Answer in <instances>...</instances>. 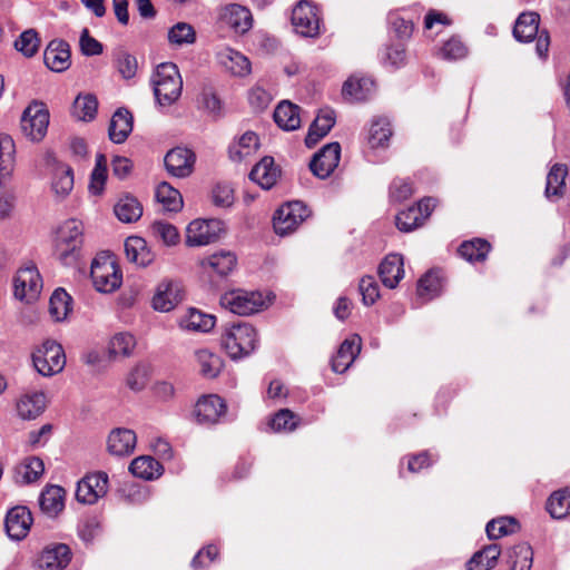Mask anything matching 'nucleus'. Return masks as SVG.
<instances>
[{
    "instance_id": "f257e3e1",
    "label": "nucleus",
    "mask_w": 570,
    "mask_h": 570,
    "mask_svg": "<svg viewBox=\"0 0 570 570\" xmlns=\"http://www.w3.org/2000/svg\"><path fill=\"white\" fill-rule=\"evenodd\" d=\"M83 244V226L76 219L63 222L56 232L55 255L66 266L77 263Z\"/></svg>"
},
{
    "instance_id": "f03ea898",
    "label": "nucleus",
    "mask_w": 570,
    "mask_h": 570,
    "mask_svg": "<svg viewBox=\"0 0 570 570\" xmlns=\"http://www.w3.org/2000/svg\"><path fill=\"white\" fill-rule=\"evenodd\" d=\"M151 82L155 98L160 106L173 105L181 95L183 79L178 67L173 62L158 65Z\"/></svg>"
},
{
    "instance_id": "7ed1b4c3",
    "label": "nucleus",
    "mask_w": 570,
    "mask_h": 570,
    "mask_svg": "<svg viewBox=\"0 0 570 570\" xmlns=\"http://www.w3.org/2000/svg\"><path fill=\"white\" fill-rule=\"evenodd\" d=\"M222 345L233 360L243 358L255 351L257 333L250 324H233L223 334Z\"/></svg>"
},
{
    "instance_id": "20e7f679",
    "label": "nucleus",
    "mask_w": 570,
    "mask_h": 570,
    "mask_svg": "<svg viewBox=\"0 0 570 570\" xmlns=\"http://www.w3.org/2000/svg\"><path fill=\"white\" fill-rule=\"evenodd\" d=\"M32 362L39 374L51 376L63 370L66 355L60 344L47 340L33 351Z\"/></svg>"
},
{
    "instance_id": "39448f33",
    "label": "nucleus",
    "mask_w": 570,
    "mask_h": 570,
    "mask_svg": "<svg viewBox=\"0 0 570 570\" xmlns=\"http://www.w3.org/2000/svg\"><path fill=\"white\" fill-rule=\"evenodd\" d=\"M220 305L234 314L248 316L266 307L261 292L233 289L220 296Z\"/></svg>"
},
{
    "instance_id": "423d86ee",
    "label": "nucleus",
    "mask_w": 570,
    "mask_h": 570,
    "mask_svg": "<svg viewBox=\"0 0 570 570\" xmlns=\"http://www.w3.org/2000/svg\"><path fill=\"white\" fill-rule=\"evenodd\" d=\"M90 276L95 288L100 293H112L122 283L121 271L110 257L94 259Z\"/></svg>"
},
{
    "instance_id": "0eeeda50",
    "label": "nucleus",
    "mask_w": 570,
    "mask_h": 570,
    "mask_svg": "<svg viewBox=\"0 0 570 570\" xmlns=\"http://www.w3.org/2000/svg\"><path fill=\"white\" fill-rule=\"evenodd\" d=\"M42 289V278L33 263L20 267L13 278L16 298L27 303L35 302Z\"/></svg>"
},
{
    "instance_id": "6e6552de",
    "label": "nucleus",
    "mask_w": 570,
    "mask_h": 570,
    "mask_svg": "<svg viewBox=\"0 0 570 570\" xmlns=\"http://www.w3.org/2000/svg\"><path fill=\"white\" fill-rule=\"evenodd\" d=\"M49 111L40 102L29 105L21 116V130L32 141H40L47 134L49 125Z\"/></svg>"
},
{
    "instance_id": "1a4fd4ad",
    "label": "nucleus",
    "mask_w": 570,
    "mask_h": 570,
    "mask_svg": "<svg viewBox=\"0 0 570 570\" xmlns=\"http://www.w3.org/2000/svg\"><path fill=\"white\" fill-rule=\"evenodd\" d=\"M308 216L309 210L302 202L287 203L281 206L273 217L274 230L285 236L294 232Z\"/></svg>"
},
{
    "instance_id": "9d476101",
    "label": "nucleus",
    "mask_w": 570,
    "mask_h": 570,
    "mask_svg": "<svg viewBox=\"0 0 570 570\" xmlns=\"http://www.w3.org/2000/svg\"><path fill=\"white\" fill-rule=\"evenodd\" d=\"M224 230L218 219H195L186 228V245L189 247L205 246L216 242Z\"/></svg>"
},
{
    "instance_id": "9b49d317",
    "label": "nucleus",
    "mask_w": 570,
    "mask_h": 570,
    "mask_svg": "<svg viewBox=\"0 0 570 570\" xmlns=\"http://www.w3.org/2000/svg\"><path fill=\"white\" fill-rule=\"evenodd\" d=\"M435 206L436 200L432 197L421 199L417 205L411 206L396 215V227L405 233L414 230L424 224Z\"/></svg>"
},
{
    "instance_id": "f8f14e48",
    "label": "nucleus",
    "mask_w": 570,
    "mask_h": 570,
    "mask_svg": "<svg viewBox=\"0 0 570 570\" xmlns=\"http://www.w3.org/2000/svg\"><path fill=\"white\" fill-rule=\"evenodd\" d=\"M295 31L304 37H315L320 30L317 8L307 0L299 1L292 12Z\"/></svg>"
},
{
    "instance_id": "ddd939ff",
    "label": "nucleus",
    "mask_w": 570,
    "mask_h": 570,
    "mask_svg": "<svg viewBox=\"0 0 570 570\" xmlns=\"http://www.w3.org/2000/svg\"><path fill=\"white\" fill-rule=\"evenodd\" d=\"M108 492V474L95 472L82 478L77 485L76 498L79 502L94 504Z\"/></svg>"
},
{
    "instance_id": "4468645a",
    "label": "nucleus",
    "mask_w": 570,
    "mask_h": 570,
    "mask_svg": "<svg viewBox=\"0 0 570 570\" xmlns=\"http://www.w3.org/2000/svg\"><path fill=\"white\" fill-rule=\"evenodd\" d=\"M226 411L225 401L218 395L210 394L204 395L197 401L194 414L199 424L213 425L219 423Z\"/></svg>"
},
{
    "instance_id": "2eb2a0df",
    "label": "nucleus",
    "mask_w": 570,
    "mask_h": 570,
    "mask_svg": "<svg viewBox=\"0 0 570 570\" xmlns=\"http://www.w3.org/2000/svg\"><path fill=\"white\" fill-rule=\"evenodd\" d=\"M33 523L31 511L24 505L11 508L4 519V528L11 540L20 541L24 539Z\"/></svg>"
},
{
    "instance_id": "dca6fc26",
    "label": "nucleus",
    "mask_w": 570,
    "mask_h": 570,
    "mask_svg": "<svg viewBox=\"0 0 570 570\" xmlns=\"http://www.w3.org/2000/svg\"><path fill=\"white\" fill-rule=\"evenodd\" d=\"M219 20L235 33L244 35L253 26V16L248 8L238 3H229L219 9Z\"/></svg>"
},
{
    "instance_id": "f3484780",
    "label": "nucleus",
    "mask_w": 570,
    "mask_h": 570,
    "mask_svg": "<svg viewBox=\"0 0 570 570\" xmlns=\"http://www.w3.org/2000/svg\"><path fill=\"white\" fill-rule=\"evenodd\" d=\"M341 156V146L338 142H330L314 155L309 163L312 173L321 178H327L337 167Z\"/></svg>"
},
{
    "instance_id": "a211bd4d",
    "label": "nucleus",
    "mask_w": 570,
    "mask_h": 570,
    "mask_svg": "<svg viewBox=\"0 0 570 570\" xmlns=\"http://www.w3.org/2000/svg\"><path fill=\"white\" fill-rule=\"evenodd\" d=\"M164 161L167 171L171 176L184 178L193 171L195 154L188 148L176 147L166 154Z\"/></svg>"
},
{
    "instance_id": "6ab92c4d",
    "label": "nucleus",
    "mask_w": 570,
    "mask_h": 570,
    "mask_svg": "<svg viewBox=\"0 0 570 570\" xmlns=\"http://www.w3.org/2000/svg\"><path fill=\"white\" fill-rule=\"evenodd\" d=\"M237 265V257L230 250L216 252L200 261V267L209 276L226 277Z\"/></svg>"
},
{
    "instance_id": "aec40b11",
    "label": "nucleus",
    "mask_w": 570,
    "mask_h": 570,
    "mask_svg": "<svg viewBox=\"0 0 570 570\" xmlns=\"http://www.w3.org/2000/svg\"><path fill=\"white\" fill-rule=\"evenodd\" d=\"M46 66L55 71L62 72L70 67V47L68 42L55 39L49 42L43 52Z\"/></svg>"
},
{
    "instance_id": "412c9836",
    "label": "nucleus",
    "mask_w": 570,
    "mask_h": 570,
    "mask_svg": "<svg viewBox=\"0 0 570 570\" xmlns=\"http://www.w3.org/2000/svg\"><path fill=\"white\" fill-rule=\"evenodd\" d=\"M71 560V551L67 544L55 543L46 547L38 560L41 570H62Z\"/></svg>"
},
{
    "instance_id": "4be33fe9",
    "label": "nucleus",
    "mask_w": 570,
    "mask_h": 570,
    "mask_svg": "<svg viewBox=\"0 0 570 570\" xmlns=\"http://www.w3.org/2000/svg\"><path fill=\"white\" fill-rule=\"evenodd\" d=\"M183 299V291L178 283L173 281L161 282L153 298V306L160 312H169Z\"/></svg>"
},
{
    "instance_id": "5701e85b",
    "label": "nucleus",
    "mask_w": 570,
    "mask_h": 570,
    "mask_svg": "<svg viewBox=\"0 0 570 570\" xmlns=\"http://www.w3.org/2000/svg\"><path fill=\"white\" fill-rule=\"evenodd\" d=\"M361 337L357 334L343 341L336 355L332 358V370L335 373H344L355 361L361 352Z\"/></svg>"
},
{
    "instance_id": "b1692460",
    "label": "nucleus",
    "mask_w": 570,
    "mask_h": 570,
    "mask_svg": "<svg viewBox=\"0 0 570 570\" xmlns=\"http://www.w3.org/2000/svg\"><path fill=\"white\" fill-rule=\"evenodd\" d=\"M137 438L132 430L125 428L114 429L108 436L107 448L112 455L125 456L134 452Z\"/></svg>"
},
{
    "instance_id": "393cba45",
    "label": "nucleus",
    "mask_w": 570,
    "mask_h": 570,
    "mask_svg": "<svg viewBox=\"0 0 570 570\" xmlns=\"http://www.w3.org/2000/svg\"><path fill=\"white\" fill-rule=\"evenodd\" d=\"M134 117L126 108H119L111 117L108 135L112 142L122 144L132 131Z\"/></svg>"
},
{
    "instance_id": "a878e982",
    "label": "nucleus",
    "mask_w": 570,
    "mask_h": 570,
    "mask_svg": "<svg viewBox=\"0 0 570 570\" xmlns=\"http://www.w3.org/2000/svg\"><path fill=\"white\" fill-rule=\"evenodd\" d=\"M403 265V257L399 254H390L382 261L379 266V275L386 287L397 286L404 276Z\"/></svg>"
},
{
    "instance_id": "bb28decb",
    "label": "nucleus",
    "mask_w": 570,
    "mask_h": 570,
    "mask_svg": "<svg viewBox=\"0 0 570 570\" xmlns=\"http://www.w3.org/2000/svg\"><path fill=\"white\" fill-rule=\"evenodd\" d=\"M16 409L22 420H35L46 409V395L42 392L24 393L18 399Z\"/></svg>"
},
{
    "instance_id": "cd10ccee",
    "label": "nucleus",
    "mask_w": 570,
    "mask_h": 570,
    "mask_svg": "<svg viewBox=\"0 0 570 570\" xmlns=\"http://www.w3.org/2000/svg\"><path fill=\"white\" fill-rule=\"evenodd\" d=\"M335 124V115L331 109H321L305 137V144L308 148L314 147L321 138L326 136Z\"/></svg>"
},
{
    "instance_id": "c85d7f7f",
    "label": "nucleus",
    "mask_w": 570,
    "mask_h": 570,
    "mask_svg": "<svg viewBox=\"0 0 570 570\" xmlns=\"http://www.w3.org/2000/svg\"><path fill=\"white\" fill-rule=\"evenodd\" d=\"M279 176V169L275 167L273 157H264L249 173V178L264 189L272 188Z\"/></svg>"
},
{
    "instance_id": "c756f323",
    "label": "nucleus",
    "mask_w": 570,
    "mask_h": 570,
    "mask_svg": "<svg viewBox=\"0 0 570 570\" xmlns=\"http://www.w3.org/2000/svg\"><path fill=\"white\" fill-rule=\"evenodd\" d=\"M39 507L48 517H57L65 507V490L59 485L46 487L40 493Z\"/></svg>"
},
{
    "instance_id": "7c9ffc66",
    "label": "nucleus",
    "mask_w": 570,
    "mask_h": 570,
    "mask_svg": "<svg viewBox=\"0 0 570 570\" xmlns=\"http://www.w3.org/2000/svg\"><path fill=\"white\" fill-rule=\"evenodd\" d=\"M299 107L288 100L281 101L274 110V120L279 128L293 131L301 127Z\"/></svg>"
},
{
    "instance_id": "2f4dec72",
    "label": "nucleus",
    "mask_w": 570,
    "mask_h": 570,
    "mask_svg": "<svg viewBox=\"0 0 570 570\" xmlns=\"http://www.w3.org/2000/svg\"><path fill=\"white\" fill-rule=\"evenodd\" d=\"M540 16L537 12H522L513 28V36L520 42H531L539 33Z\"/></svg>"
},
{
    "instance_id": "473e14b6",
    "label": "nucleus",
    "mask_w": 570,
    "mask_h": 570,
    "mask_svg": "<svg viewBox=\"0 0 570 570\" xmlns=\"http://www.w3.org/2000/svg\"><path fill=\"white\" fill-rule=\"evenodd\" d=\"M45 464L37 456L27 458L14 468L13 479L17 484H30L40 479L43 474Z\"/></svg>"
},
{
    "instance_id": "72a5a7b5",
    "label": "nucleus",
    "mask_w": 570,
    "mask_h": 570,
    "mask_svg": "<svg viewBox=\"0 0 570 570\" xmlns=\"http://www.w3.org/2000/svg\"><path fill=\"white\" fill-rule=\"evenodd\" d=\"M125 254L129 262L138 266H148L154 261V254L147 243L139 236H130L125 240Z\"/></svg>"
},
{
    "instance_id": "f704fd0d",
    "label": "nucleus",
    "mask_w": 570,
    "mask_h": 570,
    "mask_svg": "<svg viewBox=\"0 0 570 570\" xmlns=\"http://www.w3.org/2000/svg\"><path fill=\"white\" fill-rule=\"evenodd\" d=\"M216 317L212 314L203 313L196 308H189L187 313L180 317L179 325L184 330L195 332H209L215 326Z\"/></svg>"
},
{
    "instance_id": "c9c22d12",
    "label": "nucleus",
    "mask_w": 570,
    "mask_h": 570,
    "mask_svg": "<svg viewBox=\"0 0 570 570\" xmlns=\"http://www.w3.org/2000/svg\"><path fill=\"white\" fill-rule=\"evenodd\" d=\"M129 471L142 480H154L163 474L164 469L153 456L141 455L131 461Z\"/></svg>"
},
{
    "instance_id": "e433bc0d",
    "label": "nucleus",
    "mask_w": 570,
    "mask_h": 570,
    "mask_svg": "<svg viewBox=\"0 0 570 570\" xmlns=\"http://www.w3.org/2000/svg\"><path fill=\"white\" fill-rule=\"evenodd\" d=\"M391 136L392 128L390 120L385 117H379L371 122L367 144L372 149L385 148L389 146Z\"/></svg>"
},
{
    "instance_id": "4c0bfd02",
    "label": "nucleus",
    "mask_w": 570,
    "mask_h": 570,
    "mask_svg": "<svg viewBox=\"0 0 570 570\" xmlns=\"http://www.w3.org/2000/svg\"><path fill=\"white\" fill-rule=\"evenodd\" d=\"M114 213L120 222L130 224L141 217L142 206L134 196L125 195L115 204Z\"/></svg>"
},
{
    "instance_id": "58836bf2",
    "label": "nucleus",
    "mask_w": 570,
    "mask_h": 570,
    "mask_svg": "<svg viewBox=\"0 0 570 570\" xmlns=\"http://www.w3.org/2000/svg\"><path fill=\"white\" fill-rule=\"evenodd\" d=\"M501 554L498 544L491 543L476 551L468 562V570H491L497 566Z\"/></svg>"
},
{
    "instance_id": "ea45409f",
    "label": "nucleus",
    "mask_w": 570,
    "mask_h": 570,
    "mask_svg": "<svg viewBox=\"0 0 570 570\" xmlns=\"http://www.w3.org/2000/svg\"><path fill=\"white\" fill-rule=\"evenodd\" d=\"M196 361L199 366V373L206 379H215L223 370L224 362L222 357L207 348L195 352Z\"/></svg>"
},
{
    "instance_id": "a19ab883",
    "label": "nucleus",
    "mask_w": 570,
    "mask_h": 570,
    "mask_svg": "<svg viewBox=\"0 0 570 570\" xmlns=\"http://www.w3.org/2000/svg\"><path fill=\"white\" fill-rule=\"evenodd\" d=\"M374 81L370 78H350L342 88V94L345 99L351 101H363L367 99Z\"/></svg>"
},
{
    "instance_id": "79ce46f5",
    "label": "nucleus",
    "mask_w": 570,
    "mask_h": 570,
    "mask_svg": "<svg viewBox=\"0 0 570 570\" xmlns=\"http://www.w3.org/2000/svg\"><path fill=\"white\" fill-rule=\"evenodd\" d=\"M547 511L553 519H564L570 515V490L554 491L547 501Z\"/></svg>"
},
{
    "instance_id": "37998d69",
    "label": "nucleus",
    "mask_w": 570,
    "mask_h": 570,
    "mask_svg": "<svg viewBox=\"0 0 570 570\" xmlns=\"http://www.w3.org/2000/svg\"><path fill=\"white\" fill-rule=\"evenodd\" d=\"M491 249L490 243L482 238L463 242L458 252L468 262H483Z\"/></svg>"
},
{
    "instance_id": "c03bdc74",
    "label": "nucleus",
    "mask_w": 570,
    "mask_h": 570,
    "mask_svg": "<svg viewBox=\"0 0 570 570\" xmlns=\"http://www.w3.org/2000/svg\"><path fill=\"white\" fill-rule=\"evenodd\" d=\"M259 147L258 136L253 131H246L238 140L229 147V157L234 161H240L255 153Z\"/></svg>"
},
{
    "instance_id": "a18cd8bd",
    "label": "nucleus",
    "mask_w": 570,
    "mask_h": 570,
    "mask_svg": "<svg viewBox=\"0 0 570 570\" xmlns=\"http://www.w3.org/2000/svg\"><path fill=\"white\" fill-rule=\"evenodd\" d=\"M156 198L168 212H178L183 207L180 193L166 181L158 185Z\"/></svg>"
},
{
    "instance_id": "49530a36",
    "label": "nucleus",
    "mask_w": 570,
    "mask_h": 570,
    "mask_svg": "<svg viewBox=\"0 0 570 570\" xmlns=\"http://www.w3.org/2000/svg\"><path fill=\"white\" fill-rule=\"evenodd\" d=\"M532 560L533 551L528 543H519L509 552L510 570H530Z\"/></svg>"
},
{
    "instance_id": "de8ad7c7",
    "label": "nucleus",
    "mask_w": 570,
    "mask_h": 570,
    "mask_svg": "<svg viewBox=\"0 0 570 570\" xmlns=\"http://www.w3.org/2000/svg\"><path fill=\"white\" fill-rule=\"evenodd\" d=\"M40 43L41 40L38 31L30 28L20 33L13 46L14 49L21 52L24 57L31 58L38 52Z\"/></svg>"
},
{
    "instance_id": "09e8293b",
    "label": "nucleus",
    "mask_w": 570,
    "mask_h": 570,
    "mask_svg": "<svg viewBox=\"0 0 570 570\" xmlns=\"http://www.w3.org/2000/svg\"><path fill=\"white\" fill-rule=\"evenodd\" d=\"M568 175V169L564 165L556 164L551 167L547 176L546 196H561L564 187V179Z\"/></svg>"
},
{
    "instance_id": "8fccbe9b",
    "label": "nucleus",
    "mask_w": 570,
    "mask_h": 570,
    "mask_svg": "<svg viewBox=\"0 0 570 570\" xmlns=\"http://www.w3.org/2000/svg\"><path fill=\"white\" fill-rule=\"evenodd\" d=\"M107 181V158L104 154H98L96 165L90 175L89 193L96 196L102 194Z\"/></svg>"
},
{
    "instance_id": "3c124183",
    "label": "nucleus",
    "mask_w": 570,
    "mask_h": 570,
    "mask_svg": "<svg viewBox=\"0 0 570 570\" xmlns=\"http://www.w3.org/2000/svg\"><path fill=\"white\" fill-rule=\"evenodd\" d=\"M167 38L171 46L193 45L196 41V31L187 22H177L168 30Z\"/></svg>"
},
{
    "instance_id": "603ef678",
    "label": "nucleus",
    "mask_w": 570,
    "mask_h": 570,
    "mask_svg": "<svg viewBox=\"0 0 570 570\" xmlns=\"http://www.w3.org/2000/svg\"><path fill=\"white\" fill-rule=\"evenodd\" d=\"M441 288L440 275L434 271H430L419 279L417 295L424 301H430L440 294Z\"/></svg>"
},
{
    "instance_id": "864d4df0",
    "label": "nucleus",
    "mask_w": 570,
    "mask_h": 570,
    "mask_svg": "<svg viewBox=\"0 0 570 570\" xmlns=\"http://www.w3.org/2000/svg\"><path fill=\"white\" fill-rule=\"evenodd\" d=\"M71 297L63 288H57L49 301L50 315L56 321H62L70 311Z\"/></svg>"
},
{
    "instance_id": "5fc2aeb1",
    "label": "nucleus",
    "mask_w": 570,
    "mask_h": 570,
    "mask_svg": "<svg viewBox=\"0 0 570 570\" xmlns=\"http://www.w3.org/2000/svg\"><path fill=\"white\" fill-rule=\"evenodd\" d=\"M98 101L92 95L78 96L72 106V115L83 121L92 120L97 114Z\"/></svg>"
},
{
    "instance_id": "6e6d98bb",
    "label": "nucleus",
    "mask_w": 570,
    "mask_h": 570,
    "mask_svg": "<svg viewBox=\"0 0 570 570\" xmlns=\"http://www.w3.org/2000/svg\"><path fill=\"white\" fill-rule=\"evenodd\" d=\"M73 188V171L71 167L61 165L58 166L53 180H52V189L56 193V195L60 197H66L70 194V191Z\"/></svg>"
},
{
    "instance_id": "4d7b16f0",
    "label": "nucleus",
    "mask_w": 570,
    "mask_h": 570,
    "mask_svg": "<svg viewBox=\"0 0 570 570\" xmlns=\"http://www.w3.org/2000/svg\"><path fill=\"white\" fill-rule=\"evenodd\" d=\"M517 527L518 523L513 518L501 517L489 521L485 531L490 540H495L513 533Z\"/></svg>"
},
{
    "instance_id": "13d9d810",
    "label": "nucleus",
    "mask_w": 570,
    "mask_h": 570,
    "mask_svg": "<svg viewBox=\"0 0 570 570\" xmlns=\"http://www.w3.org/2000/svg\"><path fill=\"white\" fill-rule=\"evenodd\" d=\"M136 346V340L130 333H118L111 341L109 351L114 355L129 356Z\"/></svg>"
},
{
    "instance_id": "bf43d9fd",
    "label": "nucleus",
    "mask_w": 570,
    "mask_h": 570,
    "mask_svg": "<svg viewBox=\"0 0 570 570\" xmlns=\"http://www.w3.org/2000/svg\"><path fill=\"white\" fill-rule=\"evenodd\" d=\"M298 424V419L288 409L279 410L271 421V428L275 432H291Z\"/></svg>"
},
{
    "instance_id": "052dcab7",
    "label": "nucleus",
    "mask_w": 570,
    "mask_h": 570,
    "mask_svg": "<svg viewBox=\"0 0 570 570\" xmlns=\"http://www.w3.org/2000/svg\"><path fill=\"white\" fill-rule=\"evenodd\" d=\"M116 68L124 79L129 80L136 76L138 62L135 56L119 51L116 53Z\"/></svg>"
},
{
    "instance_id": "680f3d73",
    "label": "nucleus",
    "mask_w": 570,
    "mask_h": 570,
    "mask_svg": "<svg viewBox=\"0 0 570 570\" xmlns=\"http://www.w3.org/2000/svg\"><path fill=\"white\" fill-rule=\"evenodd\" d=\"M153 234L161 239L165 245L173 246L176 245L179 240V233L177 228L168 223L164 222H155L151 225Z\"/></svg>"
},
{
    "instance_id": "e2e57ef3",
    "label": "nucleus",
    "mask_w": 570,
    "mask_h": 570,
    "mask_svg": "<svg viewBox=\"0 0 570 570\" xmlns=\"http://www.w3.org/2000/svg\"><path fill=\"white\" fill-rule=\"evenodd\" d=\"M358 289L362 295L363 304L373 305L380 297L379 284L373 276H364L361 278Z\"/></svg>"
},
{
    "instance_id": "0e129e2a",
    "label": "nucleus",
    "mask_w": 570,
    "mask_h": 570,
    "mask_svg": "<svg viewBox=\"0 0 570 570\" xmlns=\"http://www.w3.org/2000/svg\"><path fill=\"white\" fill-rule=\"evenodd\" d=\"M440 55L446 60H458L466 57L468 48L460 38L452 37L443 45Z\"/></svg>"
},
{
    "instance_id": "69168bd1",
    "label": "nucleus",
    "mask_w": 570,
    "mask_h": 570,
    "mask_svg": "<svg viewBox=\"0 0 570 570\" xmlns=\"http://www.w3.org/2000/svg\"><path fill=\"white\" fill-rule=\"evenodd\" d=\"M212 200L217 207H230L234 204V190L230 185L226 183L216 184L212 190Z\"/></svg>"
},
{
    "instance_id": "338daca9",
    "label": "nucleus",
    "mask_w": 570,
    "mask_h": 570,
    "mask_svg": "<svg viewBox=\"0 0 570 570\" xmlns=\"http://www.w3.org/2000/svg\"><path fill=\"white\" fill-rule=\"evenodd\" d=\"M413 194V188L410 181L405 179H394L390 187V197L393 202H403Z\"/></svg>"
},
{
    "instance_id": "774afa93",
    "label": "nucleus",
    "mask_w": 570,
    "mask_h": 570,
    "mask_svg": "<svg viewBox=\"0 0 570 570\" xmlns=\"http://www.w3.org/2000/svg\"><path fill=\"white\" fill-rule=\"evenodd\" d=\"M80 49L85 56H97L102 52V45L89 35L88 29H83L80 36Z\"/></svg>"
}]
</instances>
